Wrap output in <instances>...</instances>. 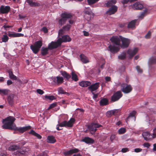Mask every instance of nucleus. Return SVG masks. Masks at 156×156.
I'll use <instances>...</instances> for the list:
<instances>
[{"label": "nucleus", "instance_id": "nucleus-13", "mask_svg": "<svg viewBox=\"0 0 156 156\" xmlns=\"http://www.w3.org/2000/svg\"><path fill=\"white\" fill-rule=\"evenodd\" d=\"M122 96V94L121 91H117L115 93L112 97V101L115 102L119 100Z\"/></svg>", "mask_w": 156, "mask_h": 156}, {"label": "nucleus", "instance_id": "nucleus-50", "mask_svg": "<svg viewBox=\"0 0 156 156\" xmlns=\"http://www.w3.org/2000/svg\"><path fill=\"white\" fill-rule=\"evenodd\" d=\"M71 27V26L69 25H67L66 26H64L63 27V30H69Z\"/></svg>", "mask_w": 156, "mask_h": 156}, {"label": "nucleus", "instance_id": "nucleus-6", "mask_svg": "<svg viewBox=\"0 0 156 156\" xmlns=\"http://www.w3.org/2000/svg\"><path fill=\"white\" fill-rule=\"evenodd\" d=\"M152 135L150 134L149 132H144L143 133L142 135L146 140H148L152 138L156 137V128L153 130Z\"/></svg>", "mask_w": 156, "mask_h": 156}, {"label": "nucleus", "instance_id": "nucleus-39", "mask_svg": "<svg viewBox=\"0 0 156 156\" xmlns=\"http://www.w3.org/2000/svg\"><path fill=\"white\" fill-rule=\"evenodd\" d=\"M136 112L135 111H132L131 113H130L128 117V118H130L131 117L133 119H134V121H135V118L134 117V116L136 114Z\"/></svg>", "mask_w": 156, "mask_h": 156}, {"label": "nucleus", "instance_id": "nucleus-45", "mask_svg": "<svg viewBox=\"0 0 156 156\" xmlns=\"http://www.w3.org/2000/svg\"><path fill=\"white\" fill-rule=\"evenodd\" d=\"M58 90L59 94H65L66 93V92L64 91L63 88L62 87L58 88Z\"/></svg>", "mask_w": 156, "mask_h": 156}, {"label": "nucleus", "instance_id": "nucleus-25", "mask_svg": "<svg viewBox=\"0 0 156 156\" xmlns=\"http://www.w3.org/2000/svg\"><path fill=\"white\" fill-rule=\"evenodd\" d=\"M81 61L84 63H86L89 62L87 57L83 54H81L80 55Z\"/></svg>", "mask_w": 156, "mask_h": 156}, {"label": "nucleus", "instance_id": "nucleus-1", "mask_svg": "<svg viewBox=\"0 0 156 156\" xmlns=\"http://www.w3.org/2000/svg\"><path fill=\"white\" fill-rule=\"evenodd\" d=\"M15 119L13 117L9 116L6 119H3V123L4 125L2 126L3 129L17 130L20 132L23 133L31 129L30 126L23 127H16L14 123Z\"/></svg>", "mask_w": 156, "mask_h": 156}, {"label": "nucleus", "instance_id": "nucleus-56", "mask_svg": "<svg viewBox=\"0 0 156 156\" xmlns=\"http://www.w3.org/2000/svg\"><path fill=\"white\" fill-rule=\"evenodd\" d=\"M129 151V149L127 148H123L122 149L121 151L123 153H125L128 151Z\"/></svg>", "mask_w": 156, "mask_h": 156}, {"label": "nucleus", "instance_id": "nucleus-43", "mask_svg": "<svg viewBox=\"0 0 156 156\" xmlns=\"http://www.w3.org/2000/svg\"><path fill=\"white\" fill-rule=\"evenodd\" d=\"M99 0H87L89 5H90L98 2Z\"/></svg>", "mask_w": 156, "mask_h": 156}, {"label": "nucleus", "instance_id": "nucleus-12", "mask_svg": "<svg viewBox=\"0 0 156 156\" xmlns=\"http://www.w3.org/2000/svg\"><path fill=\"white\" fill-rule=\"evenodd\" d=\"M122 91L124 93L127 94L130 92L132 90V88L130 85H125L124 84L122 85Z\"/></svg>", "mask_w": 156, "mask_h": 156}, {"label": "nucleus", "instance_id": "nucleus-63", "mask_svg": "<svg viewBox=\"0 0 156 156\" xmlns=\"http://www.w3.org/2000/svg\"><path fill=\"white\" fill-rule=\"evenodd\" d=\"M83 34L84 36H87L89 35V33L88 32L84 31H83Z\"/></svg>", "mask_w": 156, "mask_h": 156}, {"label": "nucleus", "instance_id": "nucleus-22", "mask_svg": "<svg viewBox=\"0 0 156 156\" xmlns=\"http://www.w3.org/2000/svg\"><path fill=\"white\" fill-rule=\"evenodd\" d=\"M84 11L86 14L85 17H88V18L87 19V20H89L90 19L91 16H94V13L90 10H88L85 9L84 10Z\"/></svg>", "mask_w": 156, "mask_h": 156}, {"label": "nucleus", "instance_id": "nucleus-3", "mask_svg": "<svg viewBox=\"0 0 156 156\" xmlns=\"http://www.w3.org/2000/svg\"><path fill=\"white\" fill-rule=\"evenodd\" d=\"M71 40V39L69 36L67 35H64L63 36L62 38L58 39L56 42L52 41L48 45V48L50 49L56 48L61 45L62 42H69Z\"/></svg>", "mask_w": 156, "mask_h": 156}, {"label": "nucleus", "instance_id": "nucleus-51", "mask_svg": "<svg viewBox=\"0 0 156 156\" xmlns=\"http://www.w3.org/2000/svg\"><path fill=\"white\" fill-rule=\"evenodd\" d=\"M151 35V32L150 31L148 32L147 34L145 35V37L146 39H149L150 38Z\"/></svg>", "mask_w": 156, "mask_h": 156}, {"label": "nucleus", "instance_id": "nucleus-59", "mask_svg": "<svg viewBox=\"0 0 156 156\" xmlns=\"http://www.w3.org/2000/svg\"><path fill=\"white\" fill-rule=\"evenodd\" d=\"M9 36L10 37H16V33H9Z\"/></svg>", "mask_w": 156, "mask_h": 156}, {"label": "nucleus", "instance_id": "nucleus-53", "mask_svg": "<svg viewBox=\"0 0 156 156\" xmlns=\"http://www.w3.org/2000/svg\"><path fill=\"white\" fill-rule=\"evenodd\" d=\"M37 91L38 93L41 95H42L44 93V92L41 89H37Z\"/></svg>", "mask_w": 156, "mask_h": 156}, {"label": "nucleus", "instance_id": "nucleus-18", "mask_svg": "<svg viewBox=\"0 0 156 156\" xmlns=\"http://www.w3.org/2000/svg\"><path fill=\"white\" fill-rule=\"evenodd\" d=\"M120 110L119 109H115L108 111L107 112V115H116L118 114L119 113Z\"/></svg>", "mask_w": 156, "mask_h": 156}, {"label": "nucleus", "instance_id": "nucleus-42", "mask_svg": "<svg viewBox=\"0 0 156 156\" xmlns=\"http://www.w3.org/2000/svg\"><path fill=\"white\" fill-rule=\"evenodd\" d=\"M8 39L9 37L7 36L6 35H4L3 37H2V42H6L8 41Z\"/></svg>", "mask_w": 156, "mask_h": 156}, {"label": "nucleus", "instance_id": "nucleus-46", "mask_svg": "<svg viewBox=\"0 0 156 156\" xmlns=\"http://www.w3.org/2000/svg\"><path fill=\"white\" fill-rule=\"evenodd\" d=\"M8 100L10 104L12 105L13 102V97L11 96L8 97Z\"/></svg>", "mask_w": 156, "mask_h": 156}, {"label": "nucleus", "instance_id": "nucleus-4", "mask_svg": "<svg viewBox=\"0 0 156 156\" xmlns=\"http://www.w3.org/2000/svg\"><path fill=\"white\" fill-rule=\"evenodd\" d=\"M51 83L54 85H58L63 82V79L62 77L59 76L55 77H52L49 78Z\"/></svg>", "mask_w": 156, "mask_h": 156}, {"label": "nucleus", "instance_id": "nucleus-14", "mask_svg": "<svg viewBox=\"0 0 156 156\" xmlns=\"http://www.w3.org/2000/svg\"><path fill=\"white\" fill-rule=\"evenodd\" d=\"M10 8L8 6L1 5L0 8V12L2 14H6L8 13Z\"/></svg>", "mask_w": 156, "mask_h": 156}, {"label": "nucleus", "instance_id": "nucleus-44", "mask_svg": "<svg viewBox=\"0 0 156 156\" xmlns=\"http://www.w3.org/2000/svg\"><path fill=\"white\" fill-rule=\"evenodd\" d=\"M88 27H90L91 29L94 28L96 29L97 28H98V25H94L93 24H89Z\"/></svg>", "mask_w": 156, "mask_h": 156}, {"label": "nucleus", "instance_id": "nucleus-47", "mask_svg": "<svg viewBox=\"0 0 156 156\" xmlns=\"http://www.w3.org/2000/svg\"><path fill=\"white\" fill-rule=\"evenodd\" d=\"M45 98H46L49 99L51 101L55 99V97L54 96H53L52 95H51V96L45 95Z\"/></svg>", "mask_w": 156, "mask_h": 156}, {"label": "nucleus", "instance_id": "nucleus-9", "mask_svg": "<svg viewBox=\"0 0 156 156\" xmlns=\"http://www.w3.org/2000/svg\"><path fill=\"white\" fill-rule=\"evenodd\" d=\"M61 16L62 18L58 21L59 24L61 26L66 23L67 19L70 18L72 17L71 14L67 13H64L62 14Z\"/></svg>", "mask_w": 156, "mask_h": 156}, {"label": "nucleus", "instance_id": "nucleus-62", "mask_svg": "<svg viewBox=\"0 0 156 156\" xmlns=\"http://www.w3.org/2000/svg\"><path fill=\"white\" fill-rule=\"evenodd\" d=\"M105 80L106 81H109L111 80V78L109 76H106L105 77Z\"/></svg>", "mask_w": 156, "mask_h": 156}, {"label": "nucleus", "instance_id": "nucleus-29", "mask_svg": "<svg viewBox=\"0 0 156 156\" xmlns=\"http://www.w3.org/2000/svg\"><path fill=\"white\" fill-rule=\"evenodd\" d=\"M82 141L87 144H93L94 140L92 138L89 137H86L82 140Z\"/></svg>", "mask_w": 156, "mask_h": 156}, {"label": "nucleus", "instance_id": "nucleus-33", "mask_svg": "<svg viewBox=\"0 0 156 156\" xmlns=\"http://www.w3.org/2000/svg\"><path fill=\"white\" fill-rule=\"evenodd\" d=\"M19 148V146L16 145H13L10 146L9 148V150L10 151H14Z\"/></svg>", "mask_w": 156, "mask_h": 156}, {"label": "nucleus", "instance_id": "nucleus-49", "mask_svg": "<svg viewBox=\"0 0 156 156\" xmlns=\"http://www.w3.org/2000/svg\"><path fill=\"white\" fill-rule=\"evenodd\" d=\"M136 69L139 73H141L143 72V70L141 69L140 67L138 66L136 67Z\"/></svg>", "mask_w": 156, "mask_h": 156}, {"label": "nucleus", "instance_id": "nucleus-54", "mask_svg": "<svg viewBox=\"0 0 156 156\" xmlns=\"http://www.w3.org/2000/svg\"><path fill=\"white\" fill-rule=\"evenodd\" d=\"M16 37H23L24 35L23 34L19 33H16Z\"/></svg>", "mask_w": 156, "mask_h": 156}, {"label": "nucleus", "instance_id": "nucleus-5", "mask_svg": "<svg viewBox=\"0 0 156 156\" xmlns=\"http://www.w3.org/2000/svg\"><path fill=\"white\" fill-rule=\"evenodd\" d=\"M42 45V41H38L35 43L34 45H31L30 48L33 52L36 54L39 51Z\"/></svg>", "mask_w": 156, "mask_h": 156}, {"label": "nucleus", "instance_id": "nucleus-26", "mask_svg": "<svg viewBox=\"0 0 156 156\" xmlns=\"http://www.w3.org/2000/svg\"><path fill=\"white\" fill-rule=\"evenodd\" d=\"M137 21L136 20H134L130 22L128 25V27L129 28L133 29L135 27V23Z\"/></svg>", "mask_w": 156, "mask_h": 156}, {"label": "nucleus", "instance_id": "nucleus-28", "mask_svg": "<svg viewBox=\"0 0 156 156\" xmlns=\"http://www.w3.org/2000/svg\"><path fill=\"white\" fill-rule=\"evenodd\" d=\"M90 84V83L88 81H82L79 83V85L82 87H87Z\"/></svg>", "mask_w": 156, "mask_h": 156}, {"label": "nucleus", "instance_id": "nucleus-16", "mask_svg": "<svg viewBox=\"0 0 156 156\" xmlns=\"http://www.w3.org/2000/svg\"><path fill=\"white\" fill-rule=\"evenodd\" d=\"M132 8L134 9L140 10L143 8V5L142 3L137 2L133 4Z\"/></svg>", "mask_w": 156, "mask_h": 156}, {"label": "nucleus", "instance_id": "nucleus-61", "mask_svg": "<svg viewBox=\"0 0 156 156\" xmlns=\"http://www.w3.org/2000/svg\"><path fill=\"white\" fill-rule=\"evenodd\" d=\"M92 94L93 95V98L94 99H95L97 98V97L98 94H95L93 92H92Z\"/></svg>", "mask_w": 156, "mask_h": 156}, {"label": "nucleus", "instance_id": "nucleus-8", "mask_svg": "<svg viewBox=\"0 0 156 156\" xmlns=\"http://www.w3.org/2000/svg\"><path fill=\"white\" fill-rule=\"evenodd\" d=\"M75 119L74 118H71L68 122L65 121L61 123H60L58 125V126L61 127H71L72 126L73 123L74 122Z\"/></svg>", "mask_w": 156, "mask_h": 156}, {"label": "nucleus", "instance_id": "nucleus-37", "mask_svg": "<svg viewBox=\"0 0 156 156\" xmlns=\"http://www.w3.org/2000/svg\"><path fill=\"white\" fill-rule=\"evenodd\" d=\"M48 51V48H44L43 47L41 50V54L43 55H45L47 54Z\"/></svg>", "mask_w": 156, "mask_h": 156}, {"label": "nucleus", "instance_id": "nucleus-52", "mask_svg": "<svg viewBox=\"0 0 156 156\" xmlns=\"http://www.w3.org/2000/svg\"><path fill=\"white\" fill-rule=\"evenodd\" d=\"M8 90L7 89H2L1 94H2L5 95H6L8 94Z\"/></svg>", "mask_w": 156, "mask_h": 156}, {"label": "nucleus", "instance_id": "nucleus-27", "mask_svg": "<svg viewBox=\"0 0 156 156\" xmlns=\"http://www.w3.org/2000/svg\"><path fill=\"white\" fill-rule=\"evenodd\" d=\"M27 2L31 6H38L40 5L39 3L34 2L32 0H27Z\"/></svg>", "mask_w": 156, "mask_h": 156}, {"label": "nucleus", "instance_id": "nucleus-23", "mask_svg": "<svg viewBox=\"0 0 156 156\" xmlns=\"http://www.w3.org/2000/svg\"><path fill=\"white\" fill-rule=\"evenodd\" d=\"M148 13V10L147 9H145L143 12H141L140 16H139V18L141 20L144 18V17L146 16Z\"/></svg>", "mask_w": 156, "mask_h": 156}, {"label": "nucleus", "instance_id": "nucleus-24", "mask_svg": "<svg viewBox=\"0 0 156 156\" xmlns=\"http://www.w3.org/2000/svg\"><path fill=\"white\" fill-rule=\"evenodd\" d=\"M8 72L9 73V77L11 79L14 80H17L19 82L20 81V80L19 79H18L16 76L13 74L12 72L11 71L9 70Z\"/></svg>", "mask_w": 156, "mask_h": 156}, {"label": "nucleus", "instance_id": "nucleus-41", "mask_svg": "<svg viewBox=\"0 0 156 156\" xmlns=\"http://www.w3.org/2000/svg\"><path fill=\"white\" fill-rule=\"evenodd\" d=\"M126 132V129L124 128H121L118 130V133L119 134H122Z\"/></svg>", "mask_w": 156, "mask_h": 156}, {"label": "nucleus", "instance_id": "nucleus-64", "mask_svg": "<svg viewBox=\"0 0 156 156\" xmlns=\"http://www.w3.org/2000/svg\"><path fill=\"white\" fill-rule=\"evenodd\" d=\"M12 83V82L11 80H8L7 81V84L8 85L11 84Z\"/></svg>", "mask_w": 156, "mask_h": 156}, {"label": "nucleus", "instance_id": "nucleus-60", "mask_svg": "<svg viewBox=\"0 0 156 156\" xmlns=\"http://www.w3.org/2000/svg\"><path fill=\"white\" fill-rule=\"evenodd\" d=\"M42 30L45 33H46L48 32V29L46 27H44L42 29Z\"/></svg>", "mask_w": 156, "mask_h": 156}, {"label": "nucleus", "instance_id": "nucleus-32", "mask_svg": "<svg viewBox=\"0 0 156 156\" xmlns=\"http://www.w3.org/2000/svg\"><path fill=\"white\" fill-rule=\"evenodd\" d=\"M48 142V143L53 144L56 141L55 137L53 136H49L47 138Z\"/></svg>", "mask_w": 156, "mask_h": 156}, {"label": "nucleus", "instance_id": "nucleus-19", "mask_svg": "<svg viewBox=\"0 0 156 156\" xmlns=\"http://www.w3.org/2000/svg\"><path fill=\"white\" fill-rule=\"evenodd\" d=\"M156 64V56H152L149 60L148 65L149 69L151 68L152 64Z\"/></svg>", "mask_w": 156, "mask_h": 156}, {"label": "nucleus", "instance_id": "nucleus-17", "mask_svg": "<svg viewBox=\"0 0 156 156\" xmlns=\"http://www.w3.org/2000/svg\"><path fill=\"white\" fill-rule=\"evenodd\" d=\"M138 49L137 48H135L133 50L129 49L127 51V53L129 55V58H131L138 51Z\"/></svg>", "mask_w": 156, "mask_h": 156}, {"label": "nucleus", "instance_id": "nucleus-40", "mask_svg": "<svg viewBox=\"0 0 156 156\" xmlns=\"http://www.w3.org/2000/svg\"><path fill=\"white\" fill-rule=\"evenodd\" d=\"M72 79L73 80H74L75 81L78 80V79L77 75L74 72H72Z\"/></svg>", "mask_w": 156, "mask_h": 156}, {"label": "nucleus", "instance_id": "nucleus-11", "mask_svg": "<svg viewBox=\"0 0 156 156\" xmlns=\"http://www.w3.org/2000/svg\"><path fill=\"white\" fill-rule=\"evenodd\" d=\"M121 41L122 44H120V47L122 48H125L129 46L130 43V40L129 39L122 37Z\"/></svg>", "mask_w": 156, "mask_h": 156}, {"label": "nucleus", "instance_id": "nucleus-34", "mask_svg": "<svg viewBox=\"0 0 156 156\" xmlns=\"http://www.w3.org/2000/svg\"><path fill=\"white\" fill-rule=\"evenodd\" d=\"M29 133L37 137L39 139H41L42 138L41 136L40 135L36 133L33 130H31L29 132Z\"/></svg>", "mask_w": 156, "mask_h": 156}, {"label": "nucleus", "instance_id": "nucleus-58", "mask_svg": "<svg viewBox=\"0 0 156 156\" xmlns=\"http://www.w3.org/2000/svg\"><path fill=\"white\" fill-rule=\"evenodd\" d=\"M142 149L140 148H136L134 149V151L136 152H139L141 151Z\"/></svg>", "mask_w": 156, "mask_h": 156}, {"label": "nucleus", "instance_id": "nucleus-21", "mask_svg": "<svg viewBox=\"0 0 156 156\" xmlns=\"http://www.w3.org/2000/svg\"><path fill=\"white\" fill-rule=\"evenodd\" d=\"M79 150L77 149L74 148L71 149L69 151L64 152V154L65 156H67V155L71 154L77 152H79Z\"/></svg>", "mask_w": 156, "mask_h": 156}, {"label": "nucleus", "instance_id": "nucleus-2", "mask_svg": "<svg viewBox=\"0 0 156 156\" xmlns=\"http://www.w3.org/2000/svg\"><path fill=\"white\" fill-rule=\"evenodd\" d=\"M122 37L120 36H113L110 39L111 42L115 45L110 44L108 49V51L113 54L116 53L119 51L120 48Z\"/></svg>", "mask_w": 156, "mask_h": 156}, {"label": "nucleus", "instance_id": "nucleus-35", "mask_svg": "<svg viewBox=\"0 0 156 156\" xmlns=\"http://www.w3.org/2000/svg\"><path fill=\"white\" fill-rule=\"evenodd\" d=\"M98 65L99 66H100L101 68H103V66L105 64V60L103 59H101L98 62Z\"/></svg>", "mask_w": 156, "mask_h": 156}, {"label": "nucleus", "instance_id": "nucleus-30", "mask_svg": "<svg viewBox=\"0 0 156 156\" xmlns=\"http://www.w3.org/2000/svg\"><path fill=\"white\" fill-rule=\"evenodd\" d=\"M116 2V0H111L108 1L107 3L105 4V5L107 7H109L113 4H115Z\"/></svg>", "mask_w": 156, "mask_h": 156}, {"label": "nucleus", "instance_id": "nucleus-38", "mask_svg": "<svg viewBox=\"0 0 156 156\" xmlns=\"http://www.w3.org/2000/svg\"><path fill=\"white\" fill-rule=\"evenodd\" d=\"M126 56V53L125 52H122L120 55L118 56V58L119 59H125Z\"/></svg>", "mask_w": 156, "mask_h": 156}, {"label": "nucleus", "instance_id": "nucleus-36", "mask_svg": "<svg viewBox=\"0 0 156 156\" xmlns=\"http://www.w3.org/2000/svg\"><path fill=\"white\" fill-rule=\"evenodd\" d=\"M61 74L64 77L66 78L67 79L71 78V76L65 71L62 72Z\"/></svg>", "mask_w": 156, "mask_h": 156}, {"label": "nucleus", "instance_id": "nucleus-48", "mask_svg": "<svg viewBox=\"0 0 156 156\" xmlns=\"http://www.w3.org/2000/svg\"><path fill=\"white\" fill-rule=\"evenodd\" d=\"M48 151H44L40 154H39L37 156H47L48 154Z\"/></svg>", "mask_w": 156, "mask_h": 156}, {"label": "nucleus", "instance_id": "nucleus-15", "mask_svg": "<svg viewBox=\"0 0 156 156\" xmlns=\"http://www.w3.org/2000/svg\"><path fill=\"white\" fill-rule=\"evenodd\" d=\"M117 6L113 5L108 9L106 13L109 15L114 14L117 11Z\"/></svg>", "mask_w": 156, "mask_h": 156}, {"label": "nucleus", "instance_id": "nucleus-57", "mask_svg": "<svg viewBox=\"0 0 156 156\" xmlns=\"http://www.w3.org/2000/svg\"><path fill=\"white\" fill-rule=\"evenodd\" d=\"M115 135L112 134L111 135L110 137V140L112 141L115 138Z\"/></svg>", "mask_w": 156, "mask_h": 156}, {"label": "nucleus", "instance_id": "nucleus-55", "mask_svg": "<svg viewBox=\"0 0 156 156\" xmlns=\"http://www.w3.org/2000/svg\"><path fill=\"white\" fill-rule=\"evenodd\" d=\"M143 145L144 147H146L147 148H148L150 146V144L148 143H144Z\"/></svg>", "mask_w": 156, "mask_h": 156}, {"label": "nucleus", "instance_id": "nucleus-20", "mask_svg": "<svg viewBox=\"0 0 156 156\" xmlns=\"http://www.w3.org/2000/svg\"><path fill=\"white\" fill-rule=\"evenodd\" d=\"M99 86V83H96L88 87V89L90 90L92 92L96 90Z\"/></svg>", "mask_w": 156, "mask_h": 156}, {"label": "nucleus", "instance_id": "nucleus-31", "mask_svg": "<svg viewBox=\"0 0 156 156\" xmlns=\"http://www.w3.org/2000/svg\"><path fill=\"white\" fill-rule=\"evenodd\" d=\"M108 100L105 98L102 99L100 101V105L104 106L108 104Z\"/></svg>", "mask_w": 156, "mask_h": 156}, {"label": "nucleus", "instance_id": "nucleus-7", "mask_svg": "<svg viewBox=\"0 0 156 156\" xmlns=\"http://www.w3.org/2000/svg\"><path fill=\"white\" fill-rule=\"evenodd\" d=\"M30 153V149L26 147H23L19 149L14 152L15 154L17 156L26 155Z\"/></svg>", "mask_w": 156, "mask_h": 156}, {"label": "nucleus", "instance_id": "nucleus-10", "mask_svg": "<svg viewBox=\"0 0 156 156\" xmlns=\"http://www.w3.org/2000/svg\"><path fill=\"white\" fill-rule=\"evenodd\" d=\"M101 126V125H99L97 123H93L88 126V128L90 131L91 133L93 134L95 133L97 129L98 128Z\"/></svg>", "mask_w": 156, "mask_h": 156}]
</instances>
